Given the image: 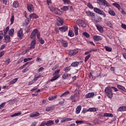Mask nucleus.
Instances as JSON below:
<instances>
[{"mask_svg":"<svg viewBox=\"0 0 126 126\" xmlns=\"http://www.w3.org/2000/svg\"><path fill=\"white\" fill-rule=\"evenodd\" d=\"M83 35L85 36V37H86V38H89L90 37V34H89V33H88L86 32H83Z\"/></svg>","mask_w":126,"mask_h":126,"instance_id":"49","label":"nucleus"},{"mask_svg":"<svg viewBox=\"0 0 126 126\" xmlns=\"http://www.w3.org/2000/svg\"><path fill=\"white\" fill-rule=\"evenodd\" d=\"M76 23L78 26H81V27H83L85 28L86 27V23H85V21L82 19H78L76 21Z\"/></svg>","mask_w":126,"mask_h":126,"instance_id":"7","label":"nucleus"},{"mask_svg":"<svg viewBox=\"0 0 126 126\" xmlns=\"http://www.w3.org/2000/svg\"><path fill=\"white\" fill-rule=\"evenodd\" d=\"M95 95L94 93H89L85 95V98L86 99H89V98H92Z\"/></svg>","mask_w":126,"mask_h":126,"instance_id":"17","label":"nucleus"},{"mask_svg":"<svg viewBox=\"0 0 126 126\" xmlns=\"http://www.w3.org/2000/svg\"><path fill=\"white\" fill-rule=\"evenodd\" d=\"M78 53V51L76 49L74 50H70L68 51V56H70V57H73V56H75V55H77Z\"/></svg>","mask_w":126,"mask_h":126,"instance_id":"8","label":"nucleus"},{"mask_svg":"<svg viewBox=\"0 0 126 126\" xmlns=\"http://www.w3.org/2000/svg\"><path fill=\"white\" fill-rule=\"evenodd\" d=\"M77 97V95L76 94H73L71 95L70 99L72 102L75 103V102H76V99Z\"/></svg>","mask_w":126,"mask_h":126,"instance_id":"19","label":"nucleus"},{"mask_svg":"<svg viewBox=\"0 0 126 126\" xmlns=\"http://www.w3.org/2000/svg\"><path fill=\"white\" fill-rule=\"evenodd\" d=\"M58 67H59V64H57L52 68V70H55V69H57Z\"/></svg>","mask_w":126,"mask_h":126,"instance_id":"57","label":"nucleus"},{"mask_svg":"<svg viewBox=\"0 0 126 126\" xmlns=\"http://www.w3.org/2000/svg\"><path fill=\"white\" fill-rule=\"evenodd\" d=\"M45 126H52V125H54V121L52 120H49L47 122H45Z\"/></svg>","mask_w":126,"mask_h":126,"instance_id":"27","label":"nucleus"},{"mask_svg":"<svg viewBox=\"0 0 126 126\" xmlns=\"http://www.w3.org/2000/svg\"><path fill=\"white\" fill-rule=\"evenodd\" d=\"M89 109L90 110V112H97V111H98V108L93 107Z\"/></svg>","mask_w":126,"mask_h":126,"instance_id":"40","label":"nucleus"},{"mask_svg":"<svg viewBox=\"0 0 126 126\" xmlns=\"http://www.w3.org/2000/svg\"><path fill=\"white\" fill-rule=\"evenodd\" d=\"M70 77H71V74L67 73L63 74L62 76V78H63V79H67Z\"/></svg>","mask_w":126,"mask_h":126,"instance_id":"15","label":"nucleus"},{"mask_svg":"<svg viewBox=\"0 0 126 126\" xmlns=\"http://www.w3.org/2000/svg\"><path fill=\"white\" fill-rule=\"evenodd\" d=\"M106 24L108 27H110V28H113V25H112V23L110 21H108L106 22Z\"/></svg>","mask_w":126,"mask_h":126,"instance_id":"44","label":"nucleus"},{"mask_svg":"<svg viewBox=\"0 0 126 126\" xmlns=\"http://www.w3.org/2000/svg\"><path fill=\"white\" fill-rule=\"evenodd\" d=\"M83 123H84V121L81 120L76 121V124H77V125H78V124H83Z\"/></svg>","mask_w":126,"mask_h":126,"instance_id":"62","label":"nucleus"},{"mask_svg":"<svg viewBox=\"0 0 126 126\" xmlns=\"http://www.w3.org/2000/svg\"><path fill=\"white\" fill-rule=\"evenodd\" d=\"M4 106H5V102H3V103H1L0 105V109H2V108H3V107H4Z\"/></svg>","mask_w":126,"mask_h":126,"instance_id":"58","label":"nucleus"},{"mask_svg":"<svg viewBox=\"0 0 126 126\" xmlns=\"http://www.w3.org/2000/svg\"><path fill=\"white\" fill-rule=\"evenodd\" d=\"M22 114V112L21 111L17 113H15L14 114L11 115V118H13V117H17L18 116H20Z\"/></svg>","mask_w":126,"mask_h":126,"instance_id":"35","label":"nucleus"},{"mask_svg":"<svg viewBox=\"0 0 126 126\" xmlns=\"http://www.w3.org/2000/svg\"><path fill=\"white\" fill-rule=\"evenodd\" d=\"M89 77H90V78H92L93 80H95V77H94L93 75H92L91 73L89 74Z\"/></svg>","mask_w":126,"mask_h":126,"instance_id":"59","label":"nucleus"},{"mask_svg":"<svg viewBox=\"0 0 126 126\" xmlns=\"http://www.w3.org/2000/svg\"><path fill=\"white\" fill-rule=\"evenodd\" d=\"M108 13H109L110 15H112V16H115V15H116V13H115V11L111 8L109 9Z\"/></svg>","mask_w":126,"mask_h":126,"instance_id":"32","label":"nucleus"},{"mask_svg":"<svg viewBox=\"0 0 126 126\" xmlns=\"http://www.w3.org/2000/svg\"><path fill=\"white\" fill-rule=\"evenodd\" d=\"M40 77H41V75L35 76L33 79V81H34V82H35V81H37V80H38L39 78H40Z\"/></svg>","mask_w":126,"mask_h":126,"instance_id":"51","label":"nucleus"},{"mask_svg":"<svg viewBox=\"0 0 126 126\" xmlns=\"http://www.w3.org/2000/svg\"><path fill=\"white\" fill-rule=\"evenodd\" d=\"M9 30V27H7L5 29H3L4 36L6 35V34H7V32H8Z\"/></svg>","mask_w":126,"mask_h":126,"instance_id":"34","label":"nucleus"},{"mask_svg":"<svg viewBox=\"0 0 126 126\" xmlns=\"http://www.w3.org/2000/svg\"><path fill=\"white\" fill-rule=\"evenodd\" d=\"M27 8L28 10L30 11V12H33L34 10H35V8L32 4H28Z\"/></svg>","mask_w":126,"mask_h":126,"instance_id":"9","label":"nucleus"},{"mask_svg":"<svg viewBox=\"0 0 126 126\" xmlns=\"http://www.w3.org/2000/svg\"><path fill=\"white\" fill-rule=\"evenodd\" d=\"M121 27L123 29H125V30H126V25L125 24H121Z\"/></svg>","mask_w":126,"mask_h":126,"instance_id":"61","label":"nucleus"},{"mask_svg":"<svg viewBox=\"0 0 126 126\" xmlns=\"http://www.w3.org/2000/svg\"><path fill=\"white\" fill-rule=\"evenodd\" d=\"M94 41H102L103 37L100 35H94L93 36Z\"/></svg>","mask_w":126,"mask_h":126,"instance_id":"11","label":"nucleus"},{"mask_svg":"<svg viewBox=\"0 0 126 126\" xmlns=\"http://www.w3.org/2000/svg\"><path fill=\"white\" fill-rule=\"evenodd\" d=\"M117 87L119 89H120V90L124 91V92H126V89L124 86L121 85H118Z\"/></svg>","mask_w":126,"mask_h":126,"instance_id":"31","label":"nucleus"},{"mask_svg":"<svg viewBox=\"0 0 126 126\" xmlns=\"http://www.w3.org/2000/svg\"><path fill=\"white\" fill-rule=\"evenodd\" d=\"M3 42L4 43H9L10 42V36L9 35H4Z\"/></svg>","mask_w":126,"mask_h":126,"instance_id":"13","label":"nucleus"},{"mask_svg":"<svg viewBox=\"0 0 126 126\" xmlns=\"http://www.w3.org/2000/svg\"><path fill=\"white\" fill-rule=\"evenodd\" d=\"M54 110H55V106H52L46 107L45 111L46 112H50V111H54Z\"/></svg>","mask_w":126,"mask_h":126,"instance_id":"23","label":"nucleus"},{"mask_svg":"<svg viewBox=\"0 0 126 126\" xmlns=\"http://www.w3.org/2000/svg\"><path fill=\"white\" fill-rule=\"evenodd\" d=\"M117 111L118 112H126V106H121L118 109Z\"/></svg>","mask_w":126,"mask_h":126,"instance_id":"24","label":"nucleus"},{"mask_svg":"<svg viewBox=\"0 0 126 126\" xmlns=\"http://www.w3.org/2000/svg\"><path fill=\"white\" fill-rule=\"evenodd\" d=\"M59 29L62 32H65V31H67V29H68V27L64 26L62 27H60Z\"/></svg>","mask_w":126,"mask_h":126,"instance_id":"18","label":"nucleus"},{"mask_svg":"<svg viewBox=\"0 0 126 126\" xmlns=\"http://www.w3.org/2000/svg\"><path fill=\"white\" fill-rule=\"evenodd\" d=\"M67 122L66 118H63V120L61 121V123H65Z\"/></svg>","mask_w":126,"mask_h":126,"instance_id":"64","label":"nucleus"},{"mask_svg":"<svg viewBox=\"0 0 126 126\" xmlns=\"http://www.w3.org/2000/svg\"><path fill=\"white\" fill-rule=\"evenodd\" d=\"M44 67H40V68L38 69L37 72H38V73L41 72H41L43 71L44 70Z\"/></svg>","mask_w":126,"mask_h":126,"instance_id":"54","label":"nucleus"},{"mask_svg":"<svg viewBox=\"0 0 126 126\" xmlns=\"http://www.w3.org/2000/svg\"><path fill=\"white\" fill-rule=\"evenodd\" d=\"M3 38V32L2 31H0V41Z\"/></svg>","mask_w":126,"mask_h":126,"instance_id":"50","label":"nucleus"},{"mask_svg":"<svg viewBox=\"0 0 126 126\" xmlns=\"http://www.w3.org/2000/svg\"><path fill=\"white\" fill-rule=\"evenodd\" d=\"M87 6L89 7V8H90L91 9H93L94 8V7L92 5V4L91 3L89 2L87 3Z\"/></svg>","mask_w":126,"mask_h":126,"instance_id":"47","label":"nucleus"},{"mask_svg":"<svg viewBox=\"0 0 126 126\" xmlns=\"http://www.w3.org/2000/svg\"><path fill=\"white\" fill-rule=\"evenodd\" d=\"M96 27L97 30H98V31L100 32V33H103V32H104V30L103 29V28L99 25H96Z\"/></svg>","mask_w":126,"mask_h":126,"instance_id":"21","label":"nucleus"},{"mask_svg":"<svg viewBox=\"0 0 126 126\" xmlns=\"http://www.w3.org/2000/svg\"><path fill=\"white\" fill-rule=\"evenodd\" d=\"M86 14H87V16H89L91 17V18H92L95 13L90 10H88L86 11Z\"/></svg>","mask_w":126,"mask_h":126,"instance_id":"16","label":"nucleus"},{"mask_svg":"<svg viewBox=\"0 0 126 126\" xmlns=\"http://www.w3.org/2000/svg\"><path fill=\"white\" fill-rule=\"evenodd\" d=\"M94 12L96 13H97L98 14H100V15H103V17H106L107 15L105 13L104 11L100 10V9L97 8V7H94Z\"/></svg>","mask_w":126,"mask_h":126,"instance_id":"6","label":"nucleus"},{"mask_svg":"<svg viewBox=\"0 0 126 126\" xmlns=\"http://www.w3.org/2000/svg\"><path fill=\"white\" fill-rule=\"evenodd\" d=\"M54 13H56V14H58V15H62V14H63V11H62L60 9L56 8L54 11Z\"/></svg>","mask_w":126,"mask_h":126,"instance_id":"25","label":"nucleus"},{"mask_svg":"<svg viewBox=\"0 0 126 126\" xmlns=\"http://www.w3.org/2000/svg\"><path fill=\"white\" fill-rule=\"evenodd\" d=\"M68 35L69 37H73V36H74V33L72 32V31H69Z\"/></svg>","mask_w":126,"mask_h":126,"instance_id":"45","label":"nucleus"},{"mask_svg":"<svg viewBox=\"0 0 126 126\" xmlns=\"http://www.w3.org/2000/svg\"><path fill=\"white\" fill-rule=\"evenodd\" d=\"M81 105H79L77 107L76 109V113L78 114L80 113V111H81Z\"/></svg>","mask_w":126,"mask_h":126,"instance_id":"33","label":"nucleus"},{"mask_svg":"<svg viewBox=\"0 0 126 126\" xmlns=\"http://www.w3.org/2000/svg\"><path fill=\"white\" fill-rule=\"evenodd\" d=\"M70 66L64 68L63 70L65 72H68L70 70Z\"/></svg>","mask_w":126,"mask_h":126,"instance_id":"46","label":"nucleus"},{"mask_svg":"<svg viewBox=\"0 0 126 126\" xmlns=\"http://www.w3.org/2000/svg\"><path fill=\"white\" fill-rule=\"evenodd\" d=\"M74 32H75V35H78V26L77 25H74L73 26Z\"/></svg>","mask_w":126,"mask_h":126,"instance_id":"30","label":"nucleus"},{"mask_svg":"<svg viewBox=\"0 0 126 126\" xmlns=\"http://www.w3.org/2000/svg\"><path fill=\"white\" fill-rule=\"evenodd\" d=\"M19 6V2H18V1H14L13 2V7L14 8H17Z\"/></svg>","mask_w":126,"mask_h":126,"instance_id":"28","label":"nucleus"},{"mask_svg":"<svg viewBox=\"0 0 126 126\" xmlns=\"http://www.w3.org/2000/svg\"><path fill=\"white\" fill-rule=\"evenodd\" d=\"M57 26H62V25H63V21L62 20V19L60 18H57Z\"/></svg>","mask_w":126,"mask_h":126,"instance_id":"12","label":"nucleus"},{"mask_svg":"<svg viewBox=\"0 0 126 126\" xmlns=\"http://www.w3.org/2000/svg\"><path fill=\"white\" fill-rule=\"evenodd\" d=\"M38 116H40V113L38 112H33L32 113H31L30 115L31 118H36V117H38Z\"/></svg>","mask_w":126,"mask_h":126,"instance_id":"20","label":"nucleus"},{"mask_svg":"<svg viewBox=\"0 0 126 126\" xmlns=\"http://www.w3.org/2000/svg\"><path fill=\"white\" fill-rule=\"evenodd\" d=\"M10 63V59H8L7 60H6V61H5V64H6L7 65L8 64H9Z\"/></svg>","mask_w":126,"mask_h":126,"instance_id":"56","label":"nucleus"},{"mask_svg":"<svg viewBox=\"0 0 126 126\" xmlns=\"http://www.w3.org/2000/svg\"><path fill=\"white\" fill-rule=\"evenodd\" d=\"M61 72V69H59L53 73V77L51 79L50 81L53 82V81H55L57 79H59V77H61V75H60V72Z\"/></svg>","mask_w":126,"mask_h":126,"instance_id":"3","label":"nucleus"},{"mask_svg":"<svg viewBox=\"0 0 126 126\" xmlns=\"http://www.w3.org/2000/svg\"><path fill=\"white\" fill-rule=\"evenodd\" d=\"M103 117H109V118H113L114 117V115L111 113H105L104 114Z\"/></svg>","mask_w":126,"mask_h":126,"instance_id":"37","label":"nucleus"},{"mask_svg":"<svg viewBox=\"0 0 126 126\" xmlns=\"http://www.w3.org/2000/svg\"><path fill=\"white\" fill-rule=\"evenodd\" d=\"M97 2L100 6H101V5L105 6V7L107 6L108 7L111 6V4L106 0H97Z\"/></svg>","mask_w":126,"mask_h":126,"instance_id":"4","label":"nucleus"},{"mask_svg":"<svg viewBox=\"0 0 126 126\" xmlns=\"http://www.w3.org/2000/svg\"><path fill=\"white\" fill-rule=\"evenodd\" d=\"M17 36L20 39H22L23 37V30L22 29H20L19 31H18Z\"/></svg>","mask_w":126,"mask_h":126,"instance_id":"10","label":"nucleus"},{"mask_svg":"<svg viewBox=\"0 0 126 126\" xmlns=\"http://www.w3.org/2000/svg\"><path fill=\"white\" fill-rule=\"evenodd\" d=\"M91 19L92 22H95V23H98V22H100L101 20H102V17L99 16H96L95 13L94 14V16L91 18Z\"/></svg>","mask_w":126,"mask_h":126,"instance_id":"5","label":"nucleus"},{"mask_svg":"<svg viewBox=\"0 0 126 126\" xmlns=\"http://www.w3.org/2000/svg\"><path fill=\"white\" fill-rule=\"evenodd\" d=\"M4 51H2L1 52H0V58H1L3 55H4Z\"/></svg>","mask_w":126,"mask_h":126,"instance_id":"63","label":"nucleus"},{"mask_svg":"<svg viewBox=\"0 0 126 126\" xmlns=\"http://www.w3.org/2000/svg\"><path fill=\"white\" fill-rule=\"evenodd\" d=\"M14 34V29H11L9 31V35L10 36H12Z\"/></svg>","mask_w":126,"mask_h":126,"instance_id":"42","label":"nucleus"},{"mask_svg":"<svg viewBox=\"0 0 126 126\" xmlns=\"http://www.w3.org/2000/svg\"><path fill=\"white\" fill-rule=\"evenodd\" d=\"M34 80H32L31 81H30L28 84V86L29 85H32V84H33V83H34Z\"/></svg>","mask_w":126,"mask_h":126,"instance_id":"60","label":"nucleus"},{"mask_svg":"<svg viewBox=\"0 0 126 126\" xmlns=\"http://www.w3.org/2000/svg\"><path fill=\"white\" fill-rule=\"evenodd\" d=\"M57 8L54 7H49V9L52 11V12H55V11L56 10V9Z\"/></svg>","mask_w":126,"mask_h":126,"instance_id":"52","label":"nucleus"},{"mask_svg":"<svg viewBox=\"0 0 126 126\" xmlns=\"http://www.w3.org/2000/svg\"><path fill=\"white\" fill-rule=\"evenodd\" d=\"M61 9L63 10V11H66L67 10H68V9H69V8H68V6H64L63 7L61 8Z\"/></svg>","mask_w":126,"mask_h":126,"instance_id":"38","label":"nucleus"},{"mask_svg":"<svg viewBox=\"0 0 126 126\" xmlns=\"http://www.w3.org/2000/svg\"><path fill=\"white\" fill-rule=\"evenodd\" d=\"M61 43H62L63 46L64 47V48H66V47L68 46V44L67 43V42L65 40H61Z\"/></svg>","mask_w":126,"mask_h":126,"instance_id":"26","label":"nucleus"},{"mask_svg":"<svg viewBox=\"0 0 126 126\" xmlns=\"http://www.w3.org/2000/svg\"><path fill=\"white\" fill-rule=\"evenodd\" d=\"M36 39H33L31 43V49H34L35 45H36Z\"/></svg>","mask_w":126,"mask_h":126,"instance_id":"22","label":"nucleus"},{"mask_svg":"<svg viewBox=\"0 0 126 126\" xmlns=\"http://www.w3.org/2000/svg\"><path fill=\"white\" fill-rule=\"evenodd\" d=\"M113 5L114 6H115V7H116V8H118V9H119V10H120V9H121V5L119 4H118L117 2L113 3Z\"/></svg>","mask_w":126,"mask_h":126,"instance_id":"36","label":"nucleus"},{"mask_svg":"<svg viewBox=\"0 0 126 126\" xmlns=\"http://www.w3.org/2000/svg\"><path fill=\"white\" fill-rule=\"evenodd\" d=\"M105 50L107 52H112V47H110L109 46H105Z\"/></svg>","mask_w":126,"mask_h":126,"instance_id":"48","label":"nucleus"},{"mask_svg":"<svg viewBox=\"0 0 126 126\" xmlns=\"http://www.w3.org/2000/svg\"><path fill=\"white\" fill-rule=\"evenodd\" d=\"M36 35L39 43L41 44V45H44V44H45V40L43 39V38L41 37V32H39V30L37 29H35L32 32L30 35L31 39H35Z\"/></svg>","mask_w":126,"mask_h":126,"instance_id":"1","label":"nucleus"},{"mask_svg":"<svg viewBox=\"0 0 126 126\" xmlns=\"http://www.w3.org/2000/svg\"><path fill=\"white\" fill-rule=\"evenodd\" d=\"M105 93L107 97L109 99H112L113 98V91L112 90V88L111 87H107L105 89Z\"/></svg>","mask_w":126,"mask_h":126,"instance_id":"2","label":"nucleus"},{"mask_svg":"<svg viewBox=\"0 0 126 126\" xmlns=\"http://www.w3.org/2000/svg\"><path fill=\"white\" fill-rule=\"evenodd\" d=\"M10 25H12V24H13L14 22V15L13 14H12L11 17L10 18Z\"/></svg>","mask_w":126,"mask_h":126,"instance_id":"41","label":"nucleus"},{"mask_svg":"<svg viewBox=\"0 0 126 126\" xmlns=\"http://www.w3.org/2000/svg\"><path fill=\"white\" fill-rule=\"evenodd\" d=\"M18 80V78H16L15 79H13V80H12V84H14V83H15Z\"/></svg>","mask_w":126,"mask_h":126,"instance_id":"53","label":"nucleus"},{"mask_svg":"<svg viewBox=\"0 0 126 126\" xmlns=\"http://www.w3.org/2000/svg\"><path fill=\"white\" fill-rule=\"evenodd\" d=\"M79 65V62H73L71 64L70 66H73V67H76Z\"/></svg>","mask_w":126,"mask_h":126,"instance_id":"29","label":"nucleus"},{"mask_svg":"<svg viewBox=\"0 0 126 126\" xmlns=\"http://www.w3.org/2000/svg\"><path fill=\"white\" fill-rule=\"evenodd\" d=\"M39 17L35 13L31 14L29 15V18L28 19V21L31 20L32 18H38Z\"/></svg>","mask_w":126,"mask_h":126,"instance_id":"14","label":"nucleus"},{"mask_svg":"<svg viewBox=\"0 0 126 126\" xmlns=\"http://www.w3.org/2000/svg\"><path fill=\"white\" fill-rule=\"evenodd\" d=\"M91 58V54H89L85 58V63H87V62Z\"/></svg>","mask_w":126,"mask_h":126,"instance_id":"43","label":"nucleus"},{"mask_svg":"<svg viewBox=\"0 0 126 126\" xmlns=\"http://www.w3.org/2000/svg\"><path fill=\"white\" fill-rule=\"evenodd\" d=\"M111 90L113 91L114 90L115 91V92H117L118 91H119V90H118L117 88H116V87H111Z\"/></svg>","mask_w":126,"mask_h":126,"instance_id":"55","label":"nucleus"},{"mask_svg":"<svg viewBox=\"0 0 126 126\" xmlns=\"http://www.w3.org/2000/svg\"><path fill=\"white\" fill-rule=\"evenodd\" d=\"M68 94H69V91L65 92L60 95V98H63V96H66L68 95Z\"/></svg>","mask_w":126,"mask_h":126,"instance_id":"39","label":"nucleus"}]
</instances>
